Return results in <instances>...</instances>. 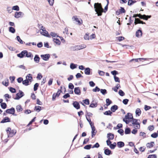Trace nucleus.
<instances>
[{"label": "nucleus", "mask_w": 158, "mask_h": 158, "mask_svg": "<svg viewBox=\"0 0 158 158\" xmlns=\"http://www.w3.org/2000/svg\"><path fill=\"white\" fill-rule=\"evenodd\" d=\"M9 31L13 33H14L15 32V30L13 27H9Z\"/></svg>", "instance_id": "nucleus-35"}, {"label": "nucleus", "mask_w": 158, "mask_h": 158, "mask_svg": "<svg viewBox=\"0 0 158 158\" xmlns=\"http://www.w3.org/2000/svg\"><path fill=\"white\" fill-rule=\"evenodd\" d=\"M94 8L95 9V11L97 14L98 15V16L102 15V13L103 12V10L101 4L98 3H95L94 5Z\"/></svg>", "instance_id": "nucleus-1"}, {"label": "nucleus", "mask_w": 158, "mask_h": 158, "mask_svg": "<svg viewBox=\"0 0 158 158\" xmlns=\"http://www.w3.org/2000/svg\"><path fill=\"white\" fill-rule=\"evenodd\" d=\"M147 58H138V59H133L132 60H131L130 61H132L133 60H135V62H138L139 61H140L142 60H147Z\"/></svg>", "instance_id": "nucleus-27"}, {"label": "nucleus", "mask_w": 158, "mask_h": 158, "mask_svg": "<svg viewBox=\"0 0 158 158\" xmlns=\"http://www.w3.org/2000/svg\"><path fill=\"white\" fill-rule=\"evenodd\" d=\"M26 79L28 80L29 81L31 82L33 80L31 74H28L26 77Z\"/></svg>", "instance_id": "nucleus-23"}, {"label": "nucleus", "mask_w": 158, "mask_h": 158, "mask_svg": "<svg viewBox=\"0 0 158 158\" xmlns=\"http://www.w3.org/2000/svg\"><path fill=\"white\" fill-rule=\"evenodd\" d=\"M134 3V1L132 0H129L128 5L129 6H131Z\"/></svg>", "instance_id": "nucleus-63"}, {"label": "nucleus", "mask_w": 158, "mask_h": 158, "mask_svg": "<svg viewBox=\"0 0 158 158\" xmlns=\"http://www.w3.org/2000/svg\"><path fill=\"white\" fill-rule=\"evenodd\" d=\"M83 102L85 103V104L88 105L89 104V101L88 99H85L83 101Z\"/></svg>", "instance_id": "nucleus-50"}, {"label": "nucleus", "mask_w": 158, "mask_h": 158, "mask_svg": "<svg viewBox=\"0 0 158 158\" xmlns=\"http://www.w3.org/2000/svg\"><path fill=\"white\" fill-rule=\"evenodd\" d=\"M26 50H23L19 54H17V56L20 58H22L25 57Z\"/></svg>", "instance_id": "nucleus-9"}, {"label": "nucleus", "mask_w": 158, "mask_h": 158, "mask_svg": "<svg viewBox=\"0 0 158 158\" xmlns=\"http://www.w3.org/2000/svg\"><path fill=\"white\" fill-rule=\"evenodd\" d=\"M2 83L3 85L6 86H7L8 85V79H7L5 81V83L4 81L2 82Z\"/></svg>", "instance_id": "nucleus-60"}, {"label": "nucleus", "mask_w": 158, "mask_h": 158, "mask_svg": "<svg viewBox=\"0 0 158 158\" xmlns=\"http://www.w3.org/2000/svg\"><path fill=\"white\" fill-rule=\"evenodd\" d=\"M114 81L116 82H120L119 78L118 77H117L116 76H114Z\"/></svg>", "instance_id": "nucleus-57"}, {"label": "nucleus", "mask_w": 158, "mask_h": 158, "mask_svg": "<svg viewBox=\"0 0 158 158\" xmlns=\"http://www.w3.org/2000/svg\"><path fill=\"white\" fill-rule=\"evenodd\" d=\"M73 105L74 107L77 109H78L80 108V105L79 103L77 101L74 102L73 104Z\"/></svg>", "instance_id": "nucleus-10"}, {"label": "nucleus", "mask_w": 158, "mask_h": 158, "mask_svg": "<svg viewBox=\"0 0 158 158\" xmlns=\"http://www.w3.org/2000/svg\"><path fill=\"white\" fill-rule=\"evenodd\" d=\"M85 73L86 75H90V69L89 68H86L85 69Z\"/></svg>", "instance_id": "nucleus-26"}, {"label": "nucleus", "mask_w": 158, "mask_h": 158, "mask_svg": "<svg viewBox=\"0 0 158 158\" xmlns=\"http://www.w3.org/2000/svg\"><path fill=\"white\" fill-rule=\"evenodd\" d=\"M74 87V86L73 84L71 83H69V88L71 89H73Z\"/></svg>", "instance_id": "nucleus-58"}, {"label": "nucleus", "mask_w": 158, "mask_h": 158, "mask_svg": "<svg viewBox=\"0 0 158 158\" xmlns=\"http://www.w3.org/2000/svg\"><path fill=\"white\" fill-rule=\"evenodd\" d=\"M104 153L106 155H109L111 153V151L109 149H106L105 150Z\"/></svg>", "instance_id": "nucleus-29"}, {"label": "nucleus", "mask_w": 158, "mask_h": 158, "mask_svg": "<svg viewBox=\"0 0 158 158\" xmlns=\"http://www.w3.org/2000/svg\"><path fill=\"white\" fill-rule=\"evenodd\" d=\"M16 109L17 112H19L21 111L22 109L21 105H18L16 107Z\"/></svg>", "instance_id": "nucleus-36"}, {"label": "nucleus", "mask_w": 158, "mask_h": 158, "mask_svg": "<svg viewBox=\"0 0 158 158\" xmlns=\"http://www.w3.org/2000/svg\"><path fill=\"white\" fill-rule=\"evenodd\" d=\"M71 50L74 51L80 50V48L79 45H76L74 46H72L70 48Z\"/></svg>", "instance_id": "nucleus-17"}, {"label": "nucleus", "mask_w": 158, "mask_h": 158, "mask_svg": "<svg viewBox=\"0 0 158 158\" xmlns=\"http://www.w3.org/2000/svg\"><path fill=\"white\" fill-rule=\"evenodd\" d=\"M157 157L156 155V154L149 155L148 158H156Z\"/></svg>", "instance_id": "nucleus-51"}, {"label": "nucleus", "mask_w": 158, "mask_h": 158, "mask_svg": "<svg viewBox=\"0 0 158 158\" xmlns=\"http://www.w3.org/2000/svg\"><path fill=\"white\" fill-rule=\"evenodd\" d=\"M24 93L21 90H19V93H17L16 94V96L14 99L16 100H19L20 98L24 96Z\"/></svg>", "instance_id": "nucleus-3"}, {"label": "nucleus", "mask_w": 158, "mask_h": 158, "mask_svg": "<svg viewBox=\"0 0 158 158\" xmlns=\"http://www.w3.org/2000/svg\"><path fill=\"white\" fill-rule=\"evenodd\" d=\"M128 101H129L128 99H125L123 100V102L125 105H127L128 103Z\"/></svg>", "instance_id": "nucleus-61"}, {"label": "nucleus", "mask_w": 158, "mask_h": 158, "mask_svg": "<svg viewBox=\"0 0 158 158\" xmlns=\"http://www.w3.org/2000/svg\"><path fill=\"white\" fill-rule=\"evenodd\" d=\"M134 23L135 25L138 23H141L142 24H145V23L141 20L138 18H135Z\"/></svg>", "instance_id": "nucleus-11"}, {"label": "nucleus", "mask_w": 158, "mask_h": 158, "mask_svg": "<svg viewBox=\"0 0 158 158\" xmlns=\"http://www.w3.org/2000/svg\"><path fill=\"white\" fill-rule=\"evenodd\" d=\"M89 37L88 33H86L84 36V38L85 40H89Z\"/></svg>", "instance_id": "nucleus-54"}, {"label": "nucleus", "mask_w": 158, "mask_h": 158, "mask_svg": "<svg viewBox=\"0 0 158 158\" xmlns=\"http://www.w3.org/2000/svg\"><path fill=\"white\" fill-rule=\"evenodd\" d=\"M106 106H108L110 105L112 103V101L109 98H107L106 100Z\"/></svg>", "instance_id": "nucleus-37"}, {"label": "nucleus", "mask_w": 158, "mask_h": 158, "mask_svg": "<svg viewBox=\"0 0 158 158\" xmlns=\"http://www.w3.org/2000/svg\"><path fill=\"white\" fill-rule=\"evenodd\" d=\"M151 136L153 138H156L158 136V134L156 132L154 133L151 134Z\"/></svg>", "instance_id": "nucleus-49"}, {"label": "nucleus", "mask_w": 158, "mask_h": 158, "mask_svg": "<svg viewBox=\"0 0 158 158\" xmlns=\"http://www.w3.org/2000/svg\"><path fill=\"white\" fill-rule=\"evenodd\" d=\"M148 129L150 131H152L154 129L153 125H151L149 126L148 128Z\"/></svg>", "instance_id": "nucleus-59"}, {"label": "nucleus", "mask_w": 158, "mask_h": 158, "mask_svg": "<svg viewBox=\"0 0 158 158\" xmlns=\"http://www.w3.org/2000/svg\"><path fill=\"white\" fill-rule=\"evenodd\" d=\"M53 41L56 44L58 45H59L60 44V41L59 40L57 39H55V38H53Z\"/></svg>", "instance_id": "nucleus-28"}, {"label": "nucleus", "mask_w": 158, "mask_h": 158, "mask_svg": "<svg viewBox=\"0 0 158 158\" xmlns=\"http://www.w3.org/2000/svg\"><path fill=\"white\" fill-rule=\"evenodd\" d=\"M9 90L10 92L12 93H15L16 92L15 89L12 87H10Z\"/></svg>", "instance_id": "nucleus-56"}, {"label": "nucleus", "mask_w": 158, "mask_h": 158, "mask_svg": "<svg viewBox=\"0 0 158 158\" xmlns=\"http://www.w3.org/2000/svg\"><path fill=\"white\" fill-rule=\"evenodd\" d=\"M91 128H92V137H93L95 135L97 132V131H96L94 126L93 127Z\"/></svg>", "instance_id": "nucleus-22"}, {"label": "nucleus", "mask_w": 158, "mask_h": 158, "mask_svg": "<svg viewBox=\"0 0 158 158\" xmlns=\"http://www.w3.org/2000/svg\"><path fill=\"white\" fill-rule=\"evenodd\" d=\"M131 130L129 128H126L125 130V133L126 134H128L130 133Z\"/></svg>", "instance_id": "nucleus-40"}, {"label": "nucleus", "mask_w": 158, "mask_h": 158, "mask_svg": "<svg viewBox=\"0 0 158 158\" xmlns=\"http://www.w3.org/2000/svg\"><path fill=\"white\" fill-rule=\"evenodd\" d=\"M98 105L97 103H91L89 105V107L91 108L95 107L97 106Z\"/></svg>", "instance_id": "nucleus-44"}, {"label": "nucleus", "mask_w": 158, "mask_h": 158, "mask_svg": "<svg viewBox=\"0 0 158 158\" xmlns=\"http://www.w3.org/2000/svg\"><path fill=\"white\" fill-rule=\"evenodd\" d=\"M72 19L73 21H75L77 22V24L79 25H81L82 24V20L81 19V20H79L76 15L73 16L72 18Z\"/></svg>", "instance_id": "nucleus-4"}, {"label": "nucleus", "mask_w": 158, "mask_h": 158, "mask_svg": "<svg viewBox=\"0 0 158 158\" xmlns=\"http://www.w3.org/2000/svg\"><path fill=\"white\" fill-rule=\"evenodd\" d=\"M40 59L39 56L37 55H36L34 58V60L35 63H38L40 62Z\"/></svg>", "instance_id": "nucleus-24"}, {"label": "nucleus", "mask_w": 158, "mask_h": 158, "mask_svg": "<svg viewBox=\"0 0 158 158\" xmlns=\"http://www.w3.org/2000/svg\"><path fill=\"white\" fill-rule=\"evenodd\" d=\"M92 147V145L89 144L85 146L84 147V148L86 149H89Z\"/></svg>", "instance_id": "nucleus-48"}, {"label": "nucleus", "mask_w": 158, "mask_h": 158, "mask_svg": "<svg viewBox=\"0 0 158 158\" xmlns=\"http://www.w3.org/2000/svg\"><path fill=\"white\" fill-rule=\"evenodd\" d=\"M50 34L51 36H52V37H59V36L58 35H57L56 33L54 32H51Z\"/></svg>", "instance_id": "nucleus-45"}, {"label": "nucleus", "mask_w": 158, "mask_h": 158, "mask_svg": "<svg viewBox=\"0 0 158 158\" xmlns=\"http://www.w3.org/2000/svg\"><path fill=\"white\" fill-rule=\"evenodd\" d=\"M16 133V131L15 130H12L8 135V137H12L15 135Z\"/></svg>", "instance_id": "nucleus-12"}, {"label": "nucleus", "mask_w": 158, "mask_h": 158, "mask_svg": "<svg viewBox=\"0 0 158 158\" xmlns=\"http://www.w3.org/2000/svg\"><path fill=\"white\" fill-rule=\"evenodd\" d=\"M118 133H119L121 135H123V130L120 129H119L118 131Z\"/></svg>", "instance_id": "nucleus-52"}, {"label": "nucleus", "mask_w": 158, "mask_h": 158, "mask_svg": "<svg viewBox=\"0 0 158 158\" xmlns=\"http://www.w3.org/2000/svg\"><path fill=\"white\" fill-rule=\"evenodd\" d=\"M10 119L8 117H5L1 122V123L10 122Z\"/></svg>", "instance_id": "nucleus-13"}, {"label": "nucleus", "mask_w": 158, "mask_h": 158, "mask_svg": "<svg viewBox=\"0 0 158 158\" xmlns=\"http://www.w3.org/2000/svg\"><path fill=\"white\" fill-rule=\"evenodd\" d=\"M137 17H139L141 19L147 20L148 18H150L151 16V15H141L140 14H137L134 15L133 16L134 18Z\"/></svg>", "instance_id": "nucleus-2"}, {"label": "nucleus", "mask_w": 158, "mask_h": 158, "mask_svg": "<svg viewBox=\"0 0 158 158\" xmlns=\"http://www.w3.org/2000/svg\"><path fill=\"white\" fill-rule=\"evenodd\" d=\"M118 93L119 95L121 96H123L125 95L124 92L121 90H120L119 91Z\"/></svg>", "instance_id": "nucleus-55"}, {"label": "nucleus", "mask_w": 158, "mask_h": 158, "mask_svg": "<svg viewBox=\"0 0 158 158\" xmlns=\"http://www.w3.org/2000/svg\"><path fill=\"white\" fill-rule=\"evenodd\" d=\"M135 114L136 115L139 116L141 114V111L139 108H137L135 111Z\"/></svg>", "instance_id": "nucleus-30"}, {"label": "nucleus", "mask_w": 158, "mask_h": 158, "mask_svg": "<svg viewBox=\"0 0 158 158\" xmlns=\"http://www.w3.org/2000/svg\"><path fill=\"white\" fill-rule=\"evenodd\" d=\"M100 90V89L98 86H96L95 89H93L92 90L94 92H97L99 91Z\"/></svg>", "instance_id": "nucleus-53"}, {"label": "nucleus", "mask_w": 158, "mask_h": 158, "mask_svg": "<svg viewBox=\"0 0 158 158\" xmlns=\"http://www.w3.org/2000/svg\"><path fill=\"white\" fill-rule=\"evenodd\" d=\"M74 92L76 94L80 95L81 93L79 87H75L74 89Z\"/></svg>", "instance_id": "nucleus-15"}, {"label": "nucleus", "mask_w": 158, "mask_h": 158, "mask_svg": "<svg viewBox=\"0 0 158 158\" xmlns=\"http://www.w3.org/2000/svg\"><path fill=\"white\" fill-rule=\"evenodd\" d=\"M39 85V84L38 83H36L34 85V91H35L37 90Z\"/></svg>", "instance_id": "nucleus-46"}, {"label": "nucleus", "mask_w": 158, "mask_h": 158, "mask_svg": "<svg viewBox=\"0 0 158 158\" xmlns=\"http://www.w3.org/2000/svg\"><path fill=\"white\" fill-rule=\"evenodd\" d=\"M125 12V10L124 8L121 7L120 9V12L121 13H124Z\"/></svg>", "instance_id": "nucleus-64"}, {"label": "nucleus", "mask_w": 158, "mask_h": 158, "mask_svg": "<svg viewBox=\"0 0 158 158\" xmlns=\"http://www.w3.org/2000/svg\"><path fill=\"white\" fill-rule=\"evenodd\" d=\"M15 109L13 107H12L10 109H8L6 110V113L12 114L13 115H16L15 114Z\"/></svg>", "instance_id": "nucleus-5"}, {"label": "nucleus", "mask_w": 158, "mask_h": 158, "mask_svg": "<svg viewBox=\"0 0 158 158\" xmlns=\"http://www.w3.org/2000/svg\"><path fill=\"white\" fill-rule=\"evenodd\" d=\"M125 145L124 142L122 141L118 142L117 143V146L119 148H121Z\"/></svg>", "instance_id": "nucleus-21"}, {"label": "nucleus", "mask_w": 158, "mask_h": 158, "mask_svg": "<svg viewBox=\"0 0 158 158\" xmlns=\"http://www.w3.org/2000/svg\"><path fill=\"white\" fill-rule=\"evenodd\" d=\"M1 107L3 109H5L6 107V104L5 103L3 102L1 104Z\"/></svg>", "instance_id": "nucleus-41"}, {"label": "nucleus", "mask_w": 158, "mask_h": 158, "mask_svg": "<svg viewBox=\"0 0 158 158\" xmlns=\"http://www.w3.org/2000/svg\"><path fill=\"white\" fill-rule=\"evenodd\" d=\"M142 35V31L139 29L136 32V36L138 37H141Z\"/></svg>", "instance_id": "nucleus-19"}, {"label": "nucleus", "mask_w": 158, "mask_h": 158, "mask_svg": "<svg viewBox=\"0 0 158 158\" xmlns=\"http://www.w3.org/2000/svg\"><path fill=\"white\" fill-rule=\"evenodd\" d=\"M41 30H42V31H41V34L46 36L48 37H50V35L48 34V32L44 28H43V29H41Z\"/></svg>", "instance_id": "nucleus-6"}, {"label": "nucleus", "mask_w": 158, "mask_h": 158, "mask_svg": "<svg viewBox=\"0 0 158 158\" xmlns=\"http://www.w3.org/2000/svg\"><path fill=\"white\" fill-rule=\"evenodd\" d=\"M24 15V14L21 12H16L15 14V17L16 18H19L21 16H23Z\"/></svg>", "instance_id": "nucleus-8"}, {"label": "nucleus", "mask_w": 158, "mask_h": 158, "mask_svg": "<svg viewBox=\"0 0 158 158\" xmlns=\"http://www.w3.org/2000/svg\"><path fill=\"white\" fill-rule=\"evenodd\" d=\"M132 120H131L130 121V122H131L132 121V124L134 126H135V125L136 124H137V123H138V122H137V121H138V120L137 119H134L133 118H131V119Z\"/></svg>", "instance_id": "nucleus-32"}, {"label": "nucleus", "mask_w": 158, "mask_h": 158, "mask_svg": "<svg viewBox=\"0 0 158 158\" xmlns=\"http://www.w3.org/2000/svg\"><path fill=\"white\" fill-rule=\"evenodd\" d=\"M120 88V85L119 84H117L116 86H115L114 88H113L112 89L115 92L117 91L118 89Z\"/></svg>", "instance_id": "nucleus-31"}, {"label": "nucleus", "mask_w": 158, "mask_h": 158, "mask_svg": "<svg viewBox=\"0 0 158 158\" xmlns=\"http://www.w3.org/2000/svg\"><path fill=\"white\" fill-rule=\"evenodd\" d=\"M25 57L31 58V59H32L33 58V55L31 52H28L26 50Z\"/></svg>", "instance_id": "nucleus-14"}, {"label": "nucleus", "mask_w": 158, "mask_h": 158, "mask_svg": "<svg viewBox=\"0 0 158 158\" xmlns=\"http://www.w3.org/2000/svg\"><path fill=\"white\" fill-rule=\"evenodd\" d=\"M16 38L17 40L19 42L20 44H23V43H25V42L23 41V40L20 39V37L19 36H17Z\"/></svg>", "instance_id": "nucleus-39"}, {"label": "nucleus", "mask_w": 158, "mask_h": 158, "mask_svg": "<svg viewBox=\"0 0 158 158\" xmlns=\"http://www.w3.org/2000/svg\"><path fill=\"white\" fill-rule=\"evenodd\" d=\"M41 57L42 59L45 61L48 60L50 57V56L49 54H47L45 55H41L40 56Z\"/></svg>", "instance_id": "nucleus-7"}, {"label": "nucleus", "mask_w": 158, "mask_h": 158, "mask_svg": "<svg viewBox=\"0 0 158 158\" xmlns=\"http://www.w3.org/2000/svg\"><path fill=\"white\" fill-rule=\"evenodd\" d=\"M124 118L128 120H131V118H133V117L131 114L128 113L125 116Z\"/></svg>", "instance_id": "nucleus-16"}, {"label": "nucleus", "mask_w": 158, "mask_h": 158, "mask_svg": "<svg viewBox=\"0 0 158 158\" xmlns=\"http://www.w3.org/2000/svg\"><path fill=\"white\" fill-rule=\"evenodd\" d=\"M111 73L113 75H114V76H116L115 75L116 74H118V72L116 70L112 71L111 72Z\"/></svg>", "instance_id": "nucleus-62"}, {"label": "nucleus", "mask_w": 158, "mask_h": 158, "mask_svg": "<svg viewBox=\"0 0 158 158\" xmlns=\"http://www.w3.org/2000/svg\"><path fill=\"white\" fill-rule=\"evenodd\" d=\"M41 107L40 106H35L34 110L36 111H38V112H39L41 110Z\"/></svg>", "instance_id": "nucleus-42"}, {"label": "nucleus", "mask_w": 158, "mask_h": 158, "mask_svg": "<svg viewBox=\"0 0 158 158\" xmlns=\"http://www.w3.org/2000/svg\"><path fill=\"white\" fill-rule=\"evenodd\" d=\"M112 112L110 110H109L107 111H105L104 113V114L106 115H111V114H112Z\"/></svg>", "instance_id": "nucleus-38"}, {"label": "nucleus", "mask_w": 158, "mask_h": 158, "mask_svg": "<svg viewBox=\"0 0 158 158\" xmlns=\"http://www.w3.org/2000/svg\"><path fill=\"white\" fill-rule=\"evenodd\" d=\"M100 90L101 93L103 95H105V94H107V91L106 89H101Z\"/></svg>", "instance_id": "nucleus-43"}, {"label": "nucleus", "mask_w": 158, "mask_h": 158, "mask_svg": "<svg viewBox=\"0 0 158 158\" xmlns=\"http://www.w3.org/2000/svg\"><path fill=\"white\" fill-rule=\"evenodd\" d=\"M12 9L17 11H19V7L18 6H15L12 7Z\"/></svg>", "instance_id": "nucleus-47"}, {"label": "nucleus", "mask_w": 158, "mask_h": 158, "mask_svg": "<svg viewBox=\"0 0 158 158\" xmlns=\"http://www.w3.org/2000/svg\"><path fill=\"white\" fill-rule=\"evenodd\" d=\"M118 109V106L116 105L112 106L110 108V110L112 112H114Z\"/></svg>", "instance_id": "nucleus-18"}, {"label": "nucleus", "mask_w": 158, "mask_h": 158, "mask_svg": "<svg viewBox=\"0 0 158 158\" xmlns=\"http://www.w3.org/2000/svg\"><path fill=\"white\" fill-rule=\"evenodd\" d=\"M154 145V142H151L150 143H147L146 146L147 148H151L153 147Z\"/></svg>", "instance_id": "nucleus-20"}, {"label": "nucleus", "mask_w": 158, "mask_h": 158, "mask_svg": "<svg viewBox=\"0 0 158 158\" xmlns=\"http://www.w3.org/2000/svg\"><path fill=\"white\" fill-rule=\"evenodd\" d=\"M22 83L23 85L26 86H27L29 85V81L27 79L24 81L23 80Z\"/></svg>", "instance_id": "nucleus-34"}, {"label": "nucleus", "mask_w": 158, "mask_h": 158, "mask_svg": "<svg viewBox=\"0 0 158 158\" xmlns=\"http://www.w3.org/2000/svg\"><path fill=\"white\" fill-rule=\"evenodd\" d=\"M77 65L76 64L71 63L70 65V68L72 69H73L77 68Z\"/></svg>", "instance_id": "nucleus-33"}, {"label": "nucleus", "mask_w": 158, "mask_h": 158, "mask_svg": "<svg viewBox=\"0 0 158 158\" xmlns=\"http://www.w3.org/2000/svg\"><path fill=\"white\" fill-rule=\"evenodd\" d=\"M107 137L110 140H112L114 138V135L111 133H108L107 135Z\"/></svg>", "instance_id": "nucleus-25"}]
</instances>
